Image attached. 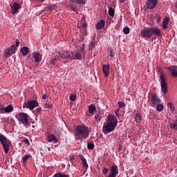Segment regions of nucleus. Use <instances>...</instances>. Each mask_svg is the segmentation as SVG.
<instances>
[{"instance_id": "nucleus-37", "label": "nucleus", "mask_w": 177, "mask_h": 177, "mask_svg": "<svg viewBox=\"0 0 177 177\" xmlns=\"http://www.w3.org/2000/svg\"><path fill=\"white\" fill-rule=\"evenodd\" d=\"M118 104L119 105V107L121 109L122 107H125V103L122 101L118 102Z\"/></svg>"}, {"instance_id": "nucleus-50", "label": "nucleus", "mask_w": 177, "mask_h": 177, "mask_svg": "<svg viewBox=\"0 0 177 177\" xmlns=\"http://www.w3.org/2000/svg\"><path fill=\"white\" fill-rule=\"evenodd\" d=\"M83 27L84 28H86V27H88V24H83Z\"/></svg>"}, {"instance_id": "nucleus-16", "label": "nucleus", "mask_w": 177, "mask_h": 177, "mask_svg": "<svg viewBox=\"0 0 177 177\" xmlns=\"http://www.w3.org/2000/svg\"><path fill=\"white\" fill-rule=\"evenodd\" d=\"M102 71L104 73V77H109V75H110V64L103 65Z\"/></svg>"}, {"instance_id": "nucleus-27", "label": "nucleus", "mask_w": 177, "mask_h": 177, "mask_svg": "<svg viewBox=\"0 0 177 177\" xmlns=\"http://www.w3.org/2000/svg\"><path fill=\"white\" fill-rule=\"evenodd\" d=\"M76 49L79 52H85V47L84 45L76 46Z\"/></svg>"}, {"instance_id": "nucleus-30", "label": "nucleus", "mask_w": 177, "mask_h": 177, "mask_svg": "<svg viewBox=\"0 0 177 177\" xmlns=\"http://www.w3.org/2000/svg\"><path fill=\"white\" fill-rule=\"evenodd\" d=\"M167 106L169 107L171 111H175V106H174V104H172V102H168Z\"/></svg>"}, {"instance_id": "nucleus-46", "label": "nucleus", "mask_w": 177, "mask_h": 177, "mask_svg": "<svg viewBox=\"0 0 177 177\" xmlns=\"http://www.w3.org/2000/svg\"><path fill=\"white\" fill-rule=\"evenodd\" d=\"M56 62H57V59L56 58H54L50 61V63H51V64H55V63H56Z\"/></svg>"}, {"instance_id": "nucleus-11", "label": "nucleus", "mask_w": 177, "mask_h": 177, "mask_svg": "<svg viewBox=\"0 0 177 177\" xmlns=\"http://www.w3.org/2000/svg\"><path fill=\"white\" fill-rule=\"evenodd\" d=\"M157 3H158V0H147V9H154L157 6Z\"/></svg>"}, {"instance_id": "nucleus-10", "label": "nucleus", "mask_w": 177, "mask_h": 177, "mask_svg": "<svg viewBox=\"0 0 177 177\" xmlns=\"http://www.w3.org/2000/svg\"><path fill=\"white\" fill-rule=\"evenodd\" d=\"M161 103V99L157 96V94L152 95L151 97V106L152 107H156L157 104Z\"/></svg>"}, {"instance_id": "nucleus-52", "label": "nucleus", "mask_w": 177, "mask_h": 177, "mask_svg": "<svg viewBox=\"0 0 177 177\" xmlns=\"http://www.w3.org/2000/svg\"><path fill=\"white\" fill-rule=\"evenodd\" d=\"M122 149V146L120 145L119 150L121 151Z\"/></svg>"}, {"instance_id": "nucleus-35", "label": "nucleus", "mask_w": 177, "mask_h": 177, "mask_svg": "<svg viewBox=\"0 0 177 177\" xmlns=\"http://www.w3.org/2000/svg\"><path fill=\"white\" fill-rule=\"evenodd\" d=\"M30 157H31V155L29 154V155H25L24 157H23V161L24 162H26V161H27Z\"/></svg>"}, {"instance_id": "nucleus-53", "label": "nucleus", "mask_w": 177, "mask_h": 177, "mask_svg": "<svg viewBox=\"0 0 177 177\" xmlns=\"http://www.w3.org/2000/svg\"><path fill=\"white\" fill-rule=\"evenodd\" d=\"M48 151H50V147L48 148Z\"/></svg>"}, {"instance_id": "nucleus-23", "label": "nucleus", "mask_w": 177, "mask_h": 177, "mask_svg": "<svg viewBox=\"0 0 177 177\" xmlns=\"http://www.w3.org/2000/svg\"><path fill=\"white\" fill-rule=\"evenodd\" d=\"M28 50H30V48H28V46H24L21 48V53L22 56H26L27 53H28Z\"/></svg>"}, {"instance_id": "nucleus-22", "label": "nucleus", "mask_w": 177, "mask_h": 177, "mask_svg": "<svg viewBox=\"0 0 177 177\" xmlns=\"http://www.w3.org/2000/svg\"><path fill=\"white\" fill-rule=\"evenodd\" d=\"M169 24V19L168 17H165L162 21V28L164 30H167V28H168Z\"/></svg>"}, {"instance_id": "nucleus-42", "label": "nucleus", "mask_w": 177, "mask_h": 177, "mask_svg": "<svg viewBox=\"0 0 177 177\" xmlns=\"http://www.w3.org/2000/svg\"><path fill=\"white\" fill-rule=\"evenodd\" d=\"M115 114L116 115V117H118V118H120V109H116V110L115 111Z\"/></svg>"}, {"instance_id": "nucleus-15", "label": "nucleus", "mask_w": 177, "mask_h": 177, "mask_svg": "<svg viewBox=\"0 0 177 177\" xmlns=\"http://www.w3.org/2000/svg\"><path fill=\"white\" fill-rule=\"evenodd\" d=\"M19 8H20V4L19 3L14 2L12 4V6L11 7L12 15H15L17 13Z\"/></svg>"}, {"instance_id": "nucleus-4", "label": "nucleus", "mask_w": 177, "mask_h": 177, "mask_svg": "<svg viewBox=\"0 0 177 177\" xmlns=\"http://www.w3.org/2000/svg\"><path fill=\"white\" fill-rule=\"evenodd\" d=\"M0 142L3 146V149H4L5 153L8 154V153H9V145H10V140L0 133Z\"/></svg>"}, {"instance_id": "nucleus-18", "label": "nucleus", "mask_w": 177, "mask_h": 177, "mask_svg": "<svg viewBox=\"0 0 177 177\" xmlns=\"http://www.w3.org/2000/svg\"><path fill=\"white\" fill-rule=\"evenodd\" d=\"M32 57H34L36 63H39L42 60V55L39 53H33Z\"/></svg>"}, {"instance_id": "nucleus-12", "label": "nucleus", "mask_w": 177, "mask_h": 177, "mask_svg": "<svg viewBox=\"0 0 177 177\" xmlns=\"http://www.w3.org/2000/svg\"><path fill=\"white\" fill-rule=\"evenodd\" d=\"M167 70H169L171 73V75L174 78L177 77V66H171L167 68Z\"/></svg>"}, {"instance_id": "nucleus-36", "label": "nucleus", "mask_w": 177, "mask_h": 177, "mask_svg": "<svg viewBox=\"0 0 177 177\" xmlns=\"http://www.w3.org/2000/svg\"><path fill=\"white\" fill-rule=\"evenodd\" d=\"M108 50H109V55L111 57H114V53H113V48L111 47L108 48Z\"/></svg>"}, {"instance_id": "nucleus-7", "label": "nucleus", "mask_w": 177, "mask_h": 177, "mask_svg": "<svg viewBox=\"0 0 177 177\" xmlns=\"http://www.w3.org/2000/svg\"><path fill=\"white\" fill-rule=\"evenodd\" d=\"M160 78L161 91L163 95H166V93L168 92V86L167 85V81L165 80V77H164V75H160Z\"/></svg>"}, {"instance_id": "nucleus-28", "label": "nucleus", "mask_w": 177, "mask_h": 177, "mask_svg": "<svg viewBox=\"0 0 177 177\" xmlns=\"http://www.w3.org/2000/svg\"><path fill=\"white\" fill-rule=\"evenodd\" d=\"M95 119L96 120V121L100 122L102 120V113L100 112H97L95 115Z\"/></svg>"}, {"instance_id": "nucleus-48", "label": "nucleus", "mask_w": 177, "mask_h": 177, "mask_svg": "<svg viewBox=\"0 0 177 177\" xmlns=\"http://www.w3.org/2000/svg\"><path fill=\"white\" fill-rule=\"evenodd\" d=\"M41 111H42V109L41 108H37L36 109V113H41Z\"/></svg>"}, {"instance_id": "nucleus-17", "label": "nucleus", "mask_w": 177, "mask_h": 177, "mask_svg": "<svg viewBox=\"0 0 177 177\" xmlns=\"http://www.w3.org/2000/svg\"><path fill=\"white\" fill-rule=\"evenodd\" d=\"M106 21L104 19L100 20L95 25L96 30H102L104 28Z\"/></svg>"}, {"instance_id": "nucleus-38", "label": "nucleus", "mask_w": 177, "mask_h": 177, "mask_svg": "<svg viewBox=\"0 0 177 177\" xmlns=\"http://www.w3.org/2000/svg\"><path fill=\"white\" fill-rule=\"evenodd\" d=\"M130 29L128 27H124L123 28L124 34H129Z\"/></svg>"}, {"instance_id": "nucleus-5", "label": "nucleus", "mask_w": 177, "mask_h": 177, "mask_svg": "<svg viewBox=\"0 0 177 177\" xmlns=\"http://www.w3.org/2000/svg\"><path fill=\"white\" fill-rule=\"evenodd\" d=\"M69 6L73 12H75L77 15H78V7L77 5H74V3H77L78 5H84L85 1L84 0H70Z\"/></svg>"}, {"instance_id": "nucleus-40", "label": "nucleus", "mask_w": 177, "mask_h": 177, "mask_svg": "<svg viewBox=\"0 0 177 177\" xmlns=\"http://www.w3.org/2000/svg\"><path fill=\"white\" fill-rule=\"evenodd\" d=\"M108 172H109V169L104 167L102 170L103 175H107Z\"/></svg>"}, {"instance_id": "nucleus-33", "label": "nucleus", "mask_w": 177, "mask_h": 177, "mask_svg": "<svg viewBox=\"0 0 177 177\" xmlns=\"http://www.w3.org/2000/svg\"><path fill=\"white\" fill-rule=\"evenodd\" d=\"M155 19H156L157 23H160L161 21V16L160 14H156Z\"/></svg>"}, {"instance_id": "nucleus-41", "label": "nucleus", "mask_w": 177, "mask_h": 177, "mask_svg": "<svg viewBox=\"0 0 177 177\" xmlns=\"http://www.w3.org/2000/svg\"><path fill=\"white\" fill-rule=\"evenodd\" d=\"M23 143H25V145H27L28 146H30V141L28 140V139H25L22 140Z\"/></svg>"}, {"instance_id": "nucleus-26", "label": "nucleus", "mask_w": 177, "mask_h": 177, "mask_svg": "<svg viewBox=\"0 0 177 177\" xmlns=\"http://www.w3.org/2000/svg\"><path fill=\"white\" fill-rule=\"evenodd\" d=\"M156 110L157 111L161 112L164 110V105L162 104H156Z\"/></svg>"}, {"instance_id": "nucleus-47", "label": "nucleus", "mask_w": 177, "mask_h": 177, "mask_svg": "<svg viewBox=\"0 0 177 177\" xmlns=\"http://www.w3.org/2000/svg\"><path fill=\"white\" fill-rule=\"evenodd\" d=\"M42 99H43V100H46V99H48V95L44 94L42 95Z\"/></svg>"}, {"instance_id": "nucleus-43", "label": "nucleus", "mask_w": 177, "mask_h": 177, "mask_svg": "<svg viewBox=\"0 0 177 177\" xmlns=\"http://www.w3.org/2000/svg\"><path fill=\"white\" fill-rule=\"evenodd\" d=\"M44 107L45 109H50V107H52V104L46 103L44 104Z\"/></svg>"}, {"instance_id": "nucleus-32", "label": "nucleus", "mask_w": 177, "mask_h": 177, "mask_svg": "<svg viewBox=\"0 0 177 177\" xmlns=\"http://www.w3.org/2000/svg\"><path fill=\"white\" fill-rule=\"evenodd\" d=\"M95 41H91L88 45V50H91L93 49V48H95Z\"/></svg>"}, {"instance_id": "nucleus-14", "label": "nucleus", "mask_w": 177, "mask_h": 177, "mask_svg": "<svg viewBox=\"0 0 177 177\" xmlns=\"http://www.w3.org/2000/svg\"><path fill=\"white\" fill-rule=\"evenodd\" d=\"M57 53L60 56V57H62V59H70V56H71L70 52L68 51L62 50L60 52H57Z\"/></svg>"}, {"instance_id": "nucleus-8", "label": "nucleus", "mask_w": 177, "mask_h": 177, "mask_svg": "<svg viewBox=\"0 0 177 177\" xmlns=\"http://www.w3.org/2000/svg\"><path fill=\"white\" fill-rule=\"evenodd\" d=\"M39 104L35 100H32L30 101L27 102L26 103L24 104V109H29V110L32 111L35 107H38Z\"/></svg>"}, {"instance_id": "nucleus-49", "label": "nucleus", "mask_w": 177, "mask_h": 177, "mask_svg": "<svg viewBox=\"0 0 177 177\" xmlns=\"http://www.w3.org/2000/svg\"><path fill=\"white\" fill-rule=\"evenodd\" d=\"M120 3H124L125 2V0H119Z\"/></svg>"}, {"instance_id": "nucleus-31", "label": "nucleus", "mask_w": 177, "mask_h": 177, "mask_svg": "<svg viewBox=\"0 0 177 177\" xmlns=\"http://www.w3.org/2000/svg\"><path fill=\"white\" fill-rule=\"evenodd\" d=\"M169 127L171 129H177V122L170 123Z\"/></svg>"}, {"instance_id": "nucleus-13", "label": "nucleus", "mask_w": 177, "mask_h": 177, "mask_svg": "<svg viewBox=\"0 0 177 177\" xmlns=\"http://www.w3.org/2000/svg\"><path fill=\"white\" fill-rule=\"evenodd\" d=\"M46 139L49 143L56 144L59 142V140L56 138V136L54 134H48L46 137Z\"/></svg>"}, {"instance_id": "nucleus-9", "label": "nucleus", "mask_w": 177, "mask_h": 177, "mask_svg": "<svg viewBox=\"0 0 177 177\" xmlns=\"http://www.w3.org/2000/svg\"><path fill=\"white\" fill-rule=\"evenodd\" d=\"M19 121L27 128V125H28V114L26 113L19 114Z\"/></svg>"}, {"instance_id": "nucleus-45", "label": "nucleus", "mask_w": 177, "mask_h": 177, "mask_svg": "<svg viewBox=\"0 0 177 177\" xmlns=\"http://www.w3.org/2000/svg\"><path fill=\"white\" fill-rule=\"evenodd\" d=\"M47 9L48 10H53L54 8L52 6L48 5V6H47Z\"/></svg>"}, {"instance_id": "nucleus-34", "label": "nucleus", "mask_w": 177, "mask_h": 177, "mask_svg": "<svg viewBox=\"0 0 177 177\" xmlns=\"http://www.w3.org/2000/svg\"><path fill=\"white\" fill-rule=\"evenodd\" d=\"M75 59L77 60H81L82 59V55L80 54V53H77L75 55Z\"/></svg>"}, {"instance_id": "nucleus-19", "label": "nucleus", "mask_w": 177, "mask_h": 177, "mask_svg": "<svg viewBox=\"0 0 177 177\" xmlns=\"http://www.w3.org/2000/svg\"><path fill=\"white\" fill-rule=\"evenodd\" d=\"M134 120L137 124H140V122L142 121V114L140 112L136 111L134 116Z\"/></svg>"}, {"instance_id": "nucleus-1", "label": "nucleus", "mask_w": 177, "mask_h": 177, "mask_svg": "<svg viewBox=\"0 0 177 177\" xmlns=\"http://www.w3.org/2000/svg\"><path fill=\"white\" fill-rule=\"evenodd\" d=\"M75 140H82L89 137V129L84 125H78L73 131Z\"/></svg>"}, {"instance_id": "nucleus-39", "label": "nucleus", "mask_w": 177, "mask_h": 177, "mask_svg": "<svg viewBox=\"0 0 177 177\" xmlns=\"http://www.w3.org/2000/svg\"><path fill=\"white\" fill-rule=\"evenodd\" d=\"M75 99H77V96L75 95H70V100L72 102H75Z\"/></svg>"}, {"instance_id": "nucleus-6", "label": "nucleus", "mask_w": 177, "mask_h": 177, "mask_svg": "<svg viewBox=\"0 0 177 177\" xmlns=\"http://www.w3.org/2000/svg\"><path fill=\"white\" fill-rule=\"evenodd\" d=\"M15 52H16V46L13 44L10 47H8L5 49L3 56L6 59H8V57H10L12 55L15 54Z\"/></svg>"}, {"instance_id": "nucleus-20", "label": "nucleus", "mask_w": 177, "mask_h": 177, "mask_svg": "<svg viewBox=\"0 0 177 177\" xmlns=\"http://www.w3.org/2000/svg\"><path fill=\"white\" fill-rule=\"evenodd\" d=\"M5 111V113H12V111H13L14 108L13 106H12L11 104H9L8 106H7L6 108H1V111Z\"/></svg>"}, {"instance_id": "nucleus-21", "label": "nucleus", "mask_w": 177, "mask_h": 177, "mask_svg": "<svg viewBox=\"0 0 177 177\" xmlns=\"http://www.w3.org/2000/svg\"><path fill=\"white\" fill-rule=\"evenodd\" d=\"M79 158L81 160V161H82V165L84 168H88V162H86V159H85V157H84L82 155H80L79 156Z\"/></svg>"}, {"instance_id": "nucleus-51", "label": "nucleus", "mask_w": 177, "mask_h": 177, "mask_svg": "<svg viewBox=\"0 0 177 177\" xmlns=\"http://www.w3.org/2000/svg\"><path fill=\"white\" fill-rule=\"evenodd\" d=\"M174 6H175V8H176V10H177V1L174 3Z\"/></svg>"}, {"instance_id": "nucleus-25", "label": "nucleus", "mask_w": 177, "mask_h": 177, "mask_svg": "<svg viewBox=\"0 0 177 177\" xmlns=\"http://www.w3.org/2000/svg\"><path fill=\"white\" fill-rule=\"evenodd\" d=\"M108 13H109V16H111V17H114L115 11L114 10V8H113L112 7H110L109 8Z\"/></svg>"}, {"instance_id": "nucleus-44", "label": "nucleus", "mask_w": 177, "mask_h": 177, "mask_svg": "<svg viewBox=\"0 0 177 177\" xmlns=\"http://www.w3.org/2000/svg\"><path fill=\"white\" fill-rule=\"evenodd\" d=\"M19 45H20V41L18 39H17L15 41V46L17 48H18Z\"/></svg>"}, {"instance_id": "nucleus-2", "label": "nucleus", "mask_w": 177, "mask_h": 177, "mask_svg": "<svg viewBox=\"0 0 177 177\" xmlns=\"http://www.w3.org/2000/svg\"><path fill=\"white\" fill-rule=\"evenodd\" d=\"M141 38H151L152 35H156L158 38L162 37L161 30L156 27L145 28L140 33Z\"/></svg>"}, {"instance_id": "nucleus-29", "label": "nucleus", "mask_w": 177, "mask_h": 177, "mask_svg": "<svg viewBox=\"0 0 177 177\" xmlns=\"http://www.w3.org/2000/svg\"><path fill=\"white\" fill-rule=\"evenodd\" d=\"M87 149L88 150H93V149H95V144H93V142H88Z\"/></svg>"}, {"instance_id": "nucleus-3", "label": "nucleus", "mask_w": 177, "mask_h": 177, "mask_svg": "<svg viewBox=\"0 0 177 177\" xmlns=\"http://www.w3.org/2000/svg\"><path fill=\"white\" fill-rule=\"evenodd\" d=\"M118 123V121L117 120V118L113 115H108V121L106 122V125L102 127L104 133H110V132H113V131L115 129Z\"/></svg>"}, {"instance_id": "nucleus-24", "label": "nucleus", "mask_w": 177, "mask_h": 177, "mask_svg": "<svg viewBox=\"0 0 177 177\" xmlns=\"http://www.w3.org/2000/svg\"><path fill=\"white\" fill-rule=\"evenodd\" d=\"M95 111H96V106H95V105L93 104H90L88 106V113L90 114H93V113H95Z\"/></svg>"}]
</instances>
